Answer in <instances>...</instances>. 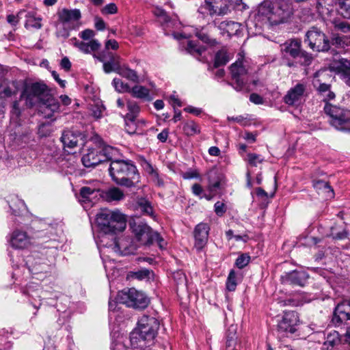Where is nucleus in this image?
Segmentation results:
<instances>
[{"mask_svg": "<svg viewBox=\"0 0 350 350\" xmlns=\"http://www.w3.org/2000/svg\"><path fill=\"white\" fill-rule=\"evenodd\" d=\"M21 109L19 107V100L13 102L10 111V122L15 126L21 125Z\"/></svg>", "mask_w": 350, "mask_h": 350, "instance_id": "39", "label": "nucleus"}, {"mask_svg": "<svg viewBox=\"0 0 350 350\" xmlns=\"http://www.w3.org/2000/svg\"><path fill=\"white\" fill-rule=\"evenodd\" d=\"M105 110L104 106L100 103H96L91 107V114L95 119H99L103 116V112Z\"/></svg>", "mask_w": 350, "mask_h": 350, "instance_id": "50", "label": "nucleus"}, {"mask_svg": "<svg viewBox=\"0 0 350 350\" xmlns=\"http://www.w3.org/2000/svg\"><path fill=\"white\" fill-rule=\"evenodd\" d=\"M304 301L300 299L298 297H293L284 299L280 301V304L283 306H298L302 305L304 304Z\"/></svg>", "mask_w": 350, "mask_h": 350, "instance_id": "54", "label": "nucleus"}, {"mask_svg": "<svg viewBox=\"0 0 350 350\" xmlns=\"http://www.w3.org/2000/svg\"><path fill=\"white\" fill-rule=\"evenodd\" d=\"M96 222L99 228L95 237L98 245H106L108 239L126 228L125 215L118 210H102L96 215Z\"/></svg>", "mask_w": 350, "mask_h": 350, "instance_id": "1", "label": "nucleus"}, {"mask_svg": "<svg viewBox=\"0 0 350 350\" xmlns=\"http://www.w3.org/2000/svg\"><path fill=\"white\" fill-rule=\"evenodd\" d=\"M305 42L313 51H327L329 48V41L325 35L316 28H312L306 33Z\"/></svg>", "mask_w": 350, "mask_h": 350, "instance_id": "13", "label": "nucleus"}, {"mask_svg": "<svg viewBox=\"0 0 350 350\" xmlns=\"http://www.w3.org/2000/svg\"><path fill=\"white\" fill-rule=\"evenodd\" d=\"M94 191V189L89 187H83L81 189L80 195L83 199H88Z\"/></svg>", "mask_w": 350, "mask_h": 350, "instance_id": "63", "label": "nucleus"}, {"mask_svg": "<svg viewBox=\"0 0 350 350\" xmlns=\"http://www.w3.org/2000/svg\"><path fill=\"white\" fill-rule=\"evenodd\" d=\"M226 347L228 350H234L237 345V337L234 336H227Z\"/></svg>", "mask_w": 350, "mask_h": 350, "instance_id": "62", "label": "nucleus"}, {"mask_svg": "<svg viewBox=\"0 0 350 350\" xmlns=\"http://www.w3.org/2000/svg\"><path fill=\"white\" fill-rule=\"evenodd\" d=\"M159 327V322L153 317L143 315L137 322V327L131 333L130 342L134 349L145 350L154 344Z\"/></svg>", "mask_w": 350, "mask_h": 350, "instance_id": "3", "label": "nucleus"}, {"mask_svg": "<svg viewBox=\"0 0 350 350\" xmlns=\"http://www.w3.org/2000/svg\"><path fill=\"white\" fill-rule=\"evenodd\" d=\"M10 244L16 249H25L31 244V238L26 232L16 230L11 234Z\"/></svg>", "mask_w": 350, "mask_h": 350, "instance_id": "22", "label": "nucleus"}, {"mask_svg": "<svg viewBox=\"0 0 350 350\" xmlns=\"http://www.w3.org/2000/svg\"><path fill=\"white\" fill-rule=\"evenodd\" d=\"M340 342V339L339 337L338 332L336 331H333L327 335L325 341L324 342V345L327 346V348L329 347H333L336 345L339 344Z\"/></svg>", "mask_w": 350, "mask_h": 350, "instance_id": "45", "label": "nucleus"}, {"mask_svg": "<svg viewBox=\"0 0 350 350\" xmlns=\"http://www.w3.org/2000/svg\"><path fill=\"white\" fill-rule=\"evenodd\" d=\"M247 158L250 164L254 166H256L258 163H261L262 161V159L260 158V155L254 153L248 154Z\"/></svg>", "mask_w": 350, "mask_h": 350, "instance_id": "61", "label": "nucleus"}, {"mask_svg": "<svg viewBox=\"0 0 350 350\" xmlns=\"http://www.w3.org/2000/svg\"><path fill=\"white\" fill-rule=\"evenodd\" d=\"M117 299L120 304L135 309H144L150 302L148 297L142 291L135 288H124L119 291Z\"/></svg>", "mask_w": 350, "mask_h": 350, "instance_id": "8", "label": "nucleus"}, {"mask_svg": "<svg viewBox=\"0 0 350 350\" xmlns=\"http://www.w3.org/2000/svg\"><path fill=\"white\" fill-rule=\"evenodd\" d=\"M95 36V32L90 29H86L79 33V37L83 40H92Z\"/></svg>", "mask_w": 350, "mask_h": 350, "instance_id": "59", "label": "nucleus"}, {"mask_svg": "<svg viewBox=\"0 0 350 350\" xmlns=\"http://www.w3.org/2000/svg\"><path fill=\"white\" fill-rule=\"evenodd\" d=\"M183 131L187 135H194L200 133V128L195 122L190 120L185 123Z\"/></svg>", "mask_w": 350, "mask_h": 350, "instance_id": "46", "label": "nucleus"}, {"mask_svg": "<svg viewBox=\"0 0 350 350\" xmlns=\"http://www.w3.org/2000/svg\"><path fill=\"white\" fill-rule=\"evenodd\" d=\"M103 156L100 154V148H89L88 152L81 159L86 167H94L103 162Z\"/></svg>", "mask_w": 350, "mask_h": 350, "instance_id": "21", "label": "nucleus"}, {"mask_svg": "<svg viewBox=\"0 0 350 350\" xmlns=\"http://www.w3.org/2000/svg\"><path fill=\"white\" fill-rule=\"evenodd\" d=\"M59 103L51 95H49L40 105L39 110L46 118H51L58 111Z\"/></svg>", "mask_w": 350, "mask_h": 350, "instance_id": "20", "label": "nucleus"}, {"mask_svg": "<svg viewBox=\"0 0 350 350\" xmlns=\"http://www.w3.org/2000/svg\"><path fill=\"white\" fill-rule=\"evenodd\" d=\"M152 238L150 240L149 244H152L154 243H157L159 247L163 250L165 247L167 243L163 239V238L157 232H154L153 235H152Z\"/></svg>", "mask_w": 350, "mask_h": 350, "instance_id": "51", "label": "nucleus"}, {"mask_svg": "<svg viewBox=\"0 0 350 350\" xmlns=\"http://www.w3.org/2000/svg\"><path fill=\"white\" fill-rule=\"evenodd\" d=\"M138 207L146 215L154 217V211L149 201L144 198L139 199L138 202Z\"/></svg>", "mask_w": 350, "mask_h": 350, "instance_id": "44", "label": "nucleus"}, {"mask_svg": "<svg viewBox=\"0 0 350 350\" xmlns=\"http://www.w3.org/2000/svg\"><path fill=\"white\" fill-rule=\"evenodd\" d=\"M250 260V256L247 254H242L240 255L235 261L236 266L239 269H243L246 267Z\"/></svg>", "mask_w": 350, "mask_h": 350, "instance_id": "52", "label": "nucleus"}, {"mask_svg": "<svg viewBox=\"0 0 350 350\" xmlns=\"http://www.w3.org/2000/svg\"><path fill=\"white\" fill-rule=\"evenodd\" d=\"M324 111L329 116L332 126L339 131L350 132V110L327 103Z\"/></svg>", "mask_w": 350, "mask_h": 350, "instance_id": "7", "label": "nucleus"}, {"mask_svg": "<svg viewBox=\"0 0 350 350\" xmlns=\"http://www.w3.org/2000/svg\"><path fill=\"white\" fill-rule=\"evenodd\" d=\"M25 27L27 28L32 27L37 29H40L42 27L41 18H36L33 15L28 14L25 23Z\"/></svg>", "mask_w": 350, "mask_h": 350, "instance_id": "49", "label": "nucleus"}, {"mask_svg": "<svg viewBox=\"0 0 350 350\" xmlns=\"http://www.w3.org/2000/svg\"><path fill=\"white\" fill-rule=\"evenodd\" d=\"M348 320H350V300L344 301L336 306L332 322L335 326H339Z\"/></svg>", "mask_w": 350, "mask_h": 350, "instance_id": "17", "label": "nucleus"}, {"mask_svg": "<svg viewBox=\"0 0 350 350\" xmlns=\"http://www.w3.org/2000/svg\"><path fill=\"white\" fill-rule=\"evenodd\" d=\"M241 0H240L241 1ZM224 5L220 8V14H226L231 7L233 6V0H220ZM239 0H236V4H239Z\"/></svg>", "mask_w": 350, "mask_h": 350, "instance_id": "58", "label": "nucleus"}, {"mask_svg": "<svg viewBox=\"0 0 350 350\" xmlns=\"http://www.w3.org/2000/svg\"><path fill=\"white\" fill-rule=\"evenodd\" d=\"M112 84L115 90L120 93L129 92H131V88L128 83L123 82L120 79L115 78Z\"/></svg>", "mask_w": 350, "mask_h": 350, "instance_id": "48", "label": "nucleus"}, {"mask_svg": "<svg viewBox=\"0 0 350 350\" xmlns=\"http://www.w3.org/2000/svg\"><path fill=\"white\" fill-rule=\"evenodd\" d=\"M109 173L117 185L128 188L135 187L140 180L136 165L131 160H114L110 163Z\"/></svg>", "mask_w": 350, "mask_h": 350, "instance_id": "4", "label": "nucleus"}, {"mask_svg": "<svg viewBox=\"0 0 350 350\" xmlns=\"http://www.w3.org/2000/svg\"><path fill=\"white\" fill-rule=\"evenodd\" d=\"M49 95L47 86L42 83L27 84L21 94V99L25 100L27 107L40 105Z\"/></svg>", "mask_w": 350, "mask_h": 350, "instance_id": "9", "label": "nucleus"}, {"mask_svg": "<svg viewBox=\"0 0 350 350\" xmlns=\"http://www.w3.org/2000/svg\"><path fill=\"white\" fill-rule=\"evenodd\" d=\"M209 227L206 224L200 223L196 226L194 230L195 247L201 250L208 240Z\"/></svg>", "mask_w": 350, "mask_h": 350, "instance_id": "23", "label": "nucleus"}, {"mask_svg": "<svg viewBox=\"0 0 350 350\" xmlns=\"http://www.w3.org/2000/svg\"><path fill=\"white\" fill-rule=\"evenodd\" d=\"M336 226H333L331 228L330 235L336 239H344L347 237V232L345 229H342L341 231L337 232Z\"/></svg>", "mask_w": 350, "mask_h": 350, "instance_id": "55", "label": "nucleus"}, {"mask_svg": "<svg viewBox=\"0 0 350 350\" xmlns=\"http://www.w3.org/2000/svg\"><path fill=\"white\" fill-rule=\"evenodd\" d=\"M149 275H150L149 270L144 269H142L138 271L134 272L133 273L132 276L139 280H142L148 278Z\"/></svg>", "mask_w": 350, "mask_h": 350, "instance_id": "60", "label": "nucleus"}, {"mask_svg": "<svg viewBox=\"0 0 350 350\" xmlns=\"http://www.w3.org/2000/svg\"><path fill=\"white\" fill-rule=\"evenodd\" d=\"M53 258L50 259L42 252H33L26 260V265L33 278L42 280L51 273Z\"/></svg>", "mask_w": 350, "mask_h": 350, "instance_id": "6", "label": "nucleus"}, {"mask_svg": "<svg viewBox=\"0 0 350 350\" xmlns=\"http://www.w3.org/2000/svg\"><path fill=\"white\" fill-rule=\"evenodd\" d=\"M70 42L81 52L89 54L98 51L100 47V43L95 39H92L88 42L79 41L76 38L70 39Z\"/></svg>", "mask_w": 350, "mask_h": 350, "instance_id": "26", "label": "nucleus"}, {"mask_svg": "<svg viewBox=\"0 0 350 350\" xmlns=\"http://www.w3.org/2000/svg\"><path fill=\"white\" fill-rule=\"evenodd\" d=\"M130 93L137 98H147L149 96V90L142 85H135L131 89Z\"/></svg>", "mask_w": 350, "mask_h": 350, "instance_id": "43", "label": "nucleus"}, {"mask_svg": "<svg viewBox=\"0 0 350 350\" xmlns=\"http://www.w3.org/2000/svg\"><path fill=\"white\" fill-rule=\"evenodd\" d=\"M107 55L109 57V59L108 61H105V55L97 57V58L99 61L103 62V70L106 73H110L111 72L117 73L116 69H119L120 65V57L112 53H108Z\"/></svg>", "mask_w": 350, "mask_h": 350, "instance_id": "25", "label": "nucleus"}, {"mask_svg": "<svg viewBox=\"0 0 350 350\" xmlns=\"http://www.w3.org/2000/svg\"><path fill=\"white\" fill-rule=\"evenodd\" d=\"M106 245H98V248H111L114 252L120 255H129L133 254L137 247V244L129 237L122 236L116 238V235L107 240Z\"/></svg>", "mask_w": 350, "mask_h": 350, "instance_id": "10", "label": "nucleus"}, {"mask_svg": "<svg viewBox=\"0 0 350 350\" xmlns=\"http://www.w3.org/2000/svg\"><path fill=\"white\" fill-rule=\"evenodd\" d=\"M195 35L204 42L206 46H198L193 41H188L185 50L191 55L199 57L208 64V69L215 72V77L219 73V47L217 41L212 40L208 35L198 29L194 30Z\"/></svg>", "mask_w": 350, "mask_h": 350, "instance_id": "2", "label": "nucleus"}, {"mask_svg": "<svg viewBox=\"0 0 350 350\" xmlns=\"http://www.w3.org/2000/svg\"><path fill=\"white\" fill-rule=\"evenodd\" d=\"M301 41L299 40L291 39L286 41L281 45V52L286 54L293 58L299 56L301 51Z\"/></svg>", "mask_w": 350, "mask_h": 350, "instance_id": "27", "label": "nucleus"}, {"mask_svg": "<svg viewBox=\"0 0 350 350\" xmlns=\"http://www.w3.org/2000/svg\"><path fill=\"white\" fill-rule=\"evenodd\" d=\"M272 3L265 1L260 3L258 9V16L262 17V20L266 18L270 23V16L272 15Z\"/></svg>", "mask_w": 350, "mask_h": 350, "instance_id": "37", "label": "nucleus"}, {"mask_svg": "<svg viewBox=\"0 0 350 350\" xmlns=\"http://www.w3.org/2000/svg\"><path fill=\"white\" fill-rule=\"evenodd\" d=\"M126 107L129 112L125 115L124 119L131 121L133 124V122L135 120L139 112V107L137 103L133 100H128Z\"/></svg>", "mask_w": 350, "mask_h": 350, "instance_id": "36", "label": "nucleus"}, {"mask_svg": "<svg viewBox=\"0 0 350 350\" xmlns=\"http://www.w3.org/2000/svg\"><path fill=\"white\" fill-rule=\"evenodd\" d=\"M192 193L200 198H204L207 200H211L217 194L216 192L204 193L202 186L198 183H195L191 187Z\"/></svg>", "mask_w": 350, "mask_h": 350, "instance_id": "41", "label": "nucleus"}, {"mask_svg": "<svg viewBox=\"0 0 350 350\" xmlns=\"http://www.w3.org/2000/svg\"><path fill=\"white\" fill-rule=\"evenodd\" d=\"M293 14L291 3L286 0H277L272 4V15L270 16L271 25L285 23Z\"/></svg>", "mask_w": 350, "mask_h": 350, "instance_id": "12", "label": "nucleus"}, {"mask_svg": "<svg viewBox=\"0 0 350 350\" xmlns=\"http://www.w3.org/2000/svg\"><path fill=\"white\" fill-rule=\"evenodd\" d=\"M131 228L137 241L141 244L149 245L150 240L154 232L150 226L143 222H134L131 224Z\"/></svg>", "mask_w": 350, "mask_h": 350, "instance_id": "16", "label": "nucleus"}, {"mask_svg": "<svg viewBox=\"0 0 350 350\" xmlns=\"http://www.w3.org/2000/svg\"><path fill=\"white\" fill-rule=\"evenodd\" d=\"M15 94L14 91L8 84L0 83V98L10 97L12 95Z\"/></svg>", "mask_w": 350, "mask_h": 350, "instance_id": "53", "label": "nucleus"}, {"mask_svg": "<svg viewBox=\"0 0 350 350\" xmlns=\"http://www.w3.org/2000/svg\"><path fill=\"white\" fill-rule=\"evenodd\" d=\"M308 278L309 275L306 271L295 270L286 273L281 277V280L282 282L285 284L304 286Z\"/></svg>", "mask_w": 350, "mask_h": 350, "instance_id": "19", "label": "nucleus"}, {"mask_svg": "<svg viewBox=\"0 0 350 350\" xmlns=\"http://www.w3.org/2000/svg\"><path fill=\"white\" fill-rule=\"evenodd\" d=\"M8 202L13 215H20L25 210L26 206L25 202L16 196L11 197Z\"/></svg>", "mask_w": 350, "mask_h": 350, "instance_id": "33", "label": "nucleus"}, {"mask_svg": "<svg viewBox=\"0 0 350 350\" xmlns=\"http://www.w3.org/2000/svg\"><path fill=\"white\" fill-rule=\"evenodd\" d=\"M154 15L158 18L159 23L161 24L164 21V26L168 25L167 23H172L174 25H178L179 22L175 18H170L166 14L165 11L159 7H156L152 11Z\"/></svg>", "mask_w": 350, "mask_h": 350, "instance_id": "35", "label": "nucleus"}, {"mask_svg": "<svg viewBox=\"0 0 350 350\" xmlns=\"http://www.w3.org/2000/svg\"><path fill=\"white\" fill-rule=\"evenodd\" d=\"M329 68L332 71L340 75L345 82L346 77H349L350 73V61L347 59H340L332 63Z\"/></svg>", "mask_w": 350, "mask_h": 350, "instance_id": "28", "label": "nucleus"}, {"mask_svg": "<svg viewBox=\"0 0 350 350\" xmlns=\"http://www.w3.org/2000/svg\"><path fill=\"white\" fill-rule=\"evenodd\" d=\"M306 91V85L305 83H297L286 92L283 98L284 102L288 105L293 106L301 100Z\"/></svg>", "mask_w": 350, "mask_h": 350, "instance_id": "18", "label": "nucleus"}, {"mask_svg": "<svg viewBox=\"0 0 350 350\" xmlns=\"http://www.w3.org/2000/svg\"><path fill=\"white\" fill-rule=\"evenodd\" d=\"M117 70V73L121 77L126 78V79L134 82L137 83L139 81V76L137 75L136 71L129 68L128 66L120 65L119 69Z\"/></svg>", "mask_w": 350, "mask_h": 350, "instance_id": "32", "label": "nucleus"}, {"mask_svg": "<svg viewBox=\"0 0 350 350\" xmlns=\"http://www.w3.org/2000/svg\"><path fill=\"white\" fill-rule=\"evenodd\" d=\"M299 323V317L295 311L284 312L282 318L278 321L277 330L281 334L291 333L297 331V327Z\"/></svg>", "mask_w": 350, "mask_h": 350, "instance_id": "14", "label": "nucleus"}, {"mask_svg": "<svg viewBox=\"0 0 350 350\" xmlns=\"http://www.w3.org/2000/svg\"><path fill=\"white\" fill-rule=\"evenodd\" d=\"M52 131L51 125L49 123L42 124L39 126L38 134L42 137L49 135Z\"/></svg>", "mask_w": 350, "mask_h": 350, "instance_id": "57", "label": "nucleus"}, {"mask_svg": "<svg viewBox=\"0 0 350 350\" xmlns=\"http://www.w3.org/2000/svg\"><path fill=\"white\" fill-rule=\"evenodd\" d=\"M208 185L207 187L208 191L217 193L219 189V170L216 167L212 168L207 174Z\"/></svg>", "mask_w": 350, "mask_h": 350, "instance_id": "30", "label": "nucleus"}, {"mask_svg": "<svg viewBox=\"0 0 350 350\" xmlns=\"http://www.w3.org/2000/svg\"><path fill=\"white\" fill-rule=\"evenodd\" d=\"M100 154L103 156V162L106 161H110L111 162L116 159V157L118 154V151L116 148L110 146H105L100 148Z\"/></svg>", "mask_w": 350, "mask_h": 350, "instance_id": "40", "label": "nucleus"}, {"mask_svg": "<svg viewBox=\"0 0 350 350\" xmlns=\"http://www.w3.org/2000/svg\"><path fill=\"white\" fill-rule=\"evenodd\" d=\"M57 16L59 22L65 28L62 36L67 38L69 36V31L77 29L81 25L80 19L81 14L79 9L62 8L57 12Z\"/></svg>", "mask_w": 350, "mask_h": 350, "instance_id": "11", "label": "nucleus"}, {"mask_svg": "<svg viewBox=\"0 0 350 350\" xmlns=\"http://www.w3.org/2000/svg\"><path fill=\"white\" fill-rule=\"evenodd\" d=\"M83 135L79 131L71 130L64 131L61 137V141L64 148H73L78 144L79 140H82Z\"/></svg>", "mask_w": 350, "mask_h": 350, "instance_id": "24", "label": "nucleus"}, {"mask_svg": "<svg viewBox=\"0 0 350 350\" xmlns=\"http://www.w3.org/2000/svg\"><path fill=\"white\" fill-rule=\"evenodd\" d=\"M124 193L122 189L118 187H111L105 193V198L108 202L120 201L124 198Z\"/></svg>", "mask_w": 350, "mask_h": 350, "instance_id": "34", "label": "nucleus"}, {"mask_svg": "<svg viewBox=\"0 0 350 350\" xmlns=\"http://www.w3.org/2000/svg\"><path fill=\"white\" fill-rule=\"evenodd\" d=\"M313 187L317 190V191H322L323 192H325L327 193V198H332L334 197V190L332 188V187L329 185L328 182L322 180H314L313 181Z\"/></svg>", "mask_w": 350, "mask_h": 350, "instance_id": "38", "label": "nucleus"}, {"mask_svg": "<svg viewBox=\"0 0 350 350\" xmlns=\"http://www.w3.org/2000/svg\"><path fill=\"white\" fill-rule=\"evenodd\" d=\"M22 293L29 298L30 303L36 309L39 308L41 306L42 298H48L47 292L43 291L38 284L35 282L28 283L22 289Z\"/></svg>", "mask_w": 350, "mask_h": 350, "instance_id": "15", "label": "nucleus"}, {"mask_svg": "<svg viewBox=\"0 0 350 350\" xmlns=\"http://www.w3.org/2000/svg\"><path fill=\"white\" fill-rule=\"evenodd\" d=\"M338 10L344 18L350 19V0H338Z\"/></svg>", "mask_w": 350, "mask_h": 350, "instance_id": "47", "label": "nucleus"}, {"mask_svg": "<svg viewBox=\"0 0 350 350\" xmlns=\"http://www.w3.org/2000/svg\"><path fill=\"white\" fill-rule=\"evenodd\" d=\"M117 11H118V8H117L116 5L113 3L106 5L103 10V12L104 14H113L116 13Z\"/></svg>", "mask_w": 350, "mask_h": 350, "instance_id": "64", "label": "nucleus"}, {"mask_svg": "<svg viewBox=\"0 0 350 350\" xmlns=\"http://www.w3.org/2000/svg\"><path fill=\"white\" fill-rule=\"evenodd\" d=\"M240 29V24L233 21H223L220 23V33L227 34L228 37L236 35Z\"/></svg>", "mask_w": 350, "mask_h": 350, "instance_id": "31", "label": "nucleus"}, {"mask_svg": "<svg viewBox=\"0 0 350 350\" xmlns=\"http://www.w3.org/2000/svg\"><path fill=\"white\" fill-rule=\"evenodd\" d=\"M238 273L234 270H230L226 282V288L228 291H234L237 286Z\"/></svg>", "mask_w": 350, "mask_h": 350, "instance_id": "42", "label": "nucleus"}, {"mask_svg": "<svg viewBox=\"0 0 350 350\" xmlns=\"http://www.w3.org/2000/svg\"><path fill=\"white\" fill-rule=\"evenodd\" d=\"M218 4L219 0H204V3L198 8V12L203 17L210 16L213 18L214 16H217L218 15Z\"/></svg>", "mask_w": 350, "mask_h": 350, "instance_id": "29", "label": "nucleus"}, {"mask_svg": "<svg viewBox=\"0 0 350 350\" xmlns=\"http://www.w3.org/2000/svg\"><path fill=\"white\" fill-rule=\"evenodd\" d=\"M231 77L233 81L232 86L237 91H250V67L247 62L242 57L238 59L230 67ZM258 81L252 79L251 83L256 85Z\"/></svg>", "mask_w": 350, "mask_h": 350, "instance_id": "5", "label": "nucleus"}, {"mask_svg": "<svg viewBox=\"0 0 350 350\" xmlns=\"http://www.w3.org/2000/svg\"><path fill=\"white\" fill-rule=\"evenodd\" d=\"M142 165L144 170L151 176L157 177V171L153 167L150 162L144 159Z\"/></svg>", "mask_w": 350, "mask_h": 350, "instance_id": "56", "label": "nucleus"}]
</instances>
